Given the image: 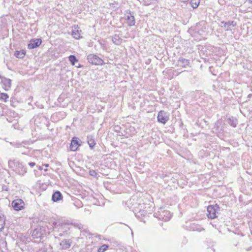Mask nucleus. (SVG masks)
Instances as JSON below:
<instances>
[{"label": "nucleus", "instance_id": "a878e982", "mask_svg": "<svg viewBox=\"0 0 252 252\" xmlns=\"http://www.w3.org/2000/svg\"><path fill=\"white\" fill-rule=\"evenodd\" d=\"M75 226L76 227H78L79 229H81L82 227H81L78 224H77V225H75Z\"/></svg>", "mask_w": 252, "mask_h": 252}, {"label": "nucleus", "instance_id": "c85d7f7f", "mask_svg": "<svg viewBox=\"0 0 252 252\" xmlns=\"http://www.w3.org/2000/svg\"><path fill=\"white\" fill-rule=\"evenodd\" d=\"M39 169L40 170H41V169H42V168H41L40 167H39Z\"/></svg>", "mask_w": 252, "mask_h": 252}, {"label": "nucleus", "instance_id": "f257e3e1", "mask_svg": "<svg viewBox=\"0 0 252 252\" xmlns=\"http://www.w3.org/2000/svg\"><path fill=\"white\" fill-rule=\"evenodd\" d=\"M8 165L10 167L13 168L19 175H23L27 172L26 168L19 161L10 160L8 161Z\"/></svg>", "mask_w": 252, "mask_h": 252}, {"label": "nucleus", "instance_id": "a211bd4d", "mask_svg": "<svg viewBox=\"0 0 252 252\" xmlns=\"http://www.w3.org/2000/svg\"><path fill=\"white\" fill-rule=\"evenodd\" d=\"M200 3V0H191L190 4L193 8H196L198 6Z\"/></svg>", "mask_w": 252, "mask_h": 252}, {"label": "nucleus", "instance_id": "f03ea898", "mask_svg": "<svg viewBox=\"0 0 252 252\" xmlns=\"http://www.w3.org/2000/svg\"><path fill=\"white\" fill-rule=\"evenodd\" d=\"M88 62L93 64L95 65H102L103 63V61L98 56L90 54L88 56L87 58Z\"/></svg>", "mask_w": 252, "mask_h": 252}, {"label": "nucleus", "instance_id": "dca6fc26", "mask_svg": "<svg viewBox=\"0 0 252 252\" xmlns=\"http://www.w3.org/2000/svg\"><path fill=\"white\" fill-rule=\"evenodd\" d=\"M228 123L230 126H233L234 127L236 126V125H237L236 120L235 119H234L233 117L231 118H229L228 119Z\"/></svg>", "mask_w": 252, "mask_h": 252}, {"label": "nucleus", "instance_id": "412c9836", "mask_svg": "<svg viewBox=\"0 0 252 252\" xmlns=\"http://www.w3.org/2000/svg\"><path fill=\"white\" fill-rule=\"evenodd\" d=\"M69 60L71 63L72 65H74L75 62H77V60L76 59V58L73 55H70L69 57Z\"/></svg>", "mask_w": 252, "mask_h": 252}, {"label": "nucleus", "instance_id": "6e6552de", "mask_svg": "<svg viewBox=\"0 0 252 252\" xmlns=\"http://www.w3.org/2000/svg\"><path fill=\"white\" fill-rule=\"evenodd\" d=\"M71 245V241L70 240L64 239L60 244V249L61 250H66L69 249Z\"/></svg>", "mask_w": 252, "mask_h": 252}, {"label": "nucleus", "instance_id": "aec40b11", "mask_svg": "<svg viewBox=\"0 0 252 252\" xmlns=\"http://www.w3.org/2000/svg\"><path fill=\"white\" fill-rule=\"evenodd\" d=\"M5 223V218L3 214L0 212V226L2 227Z\"/></svg>", "mask_w": 252, "mask_h": 252}, {"label": "nucleus", "instance_id": "6ab92c4d", "mask_svg": "<svg viewBox=\"0 0 252 252\" xmlns=\"http://www.w3.org/2000/svg\"><path fill=\"white\" fill-rule=\"evenodd\" d=\"M15 55L17 58H23L25 55V52L24 51H16Z\"/></svg>", "mask_w": 252, "mask_h": 252}, {"label": "nucleus", "instance_id": "2eb2a0df", "mask_svg": "<svg viewBox=\"0 0 252 252\" xmlns=\"http://www.w3.org/2000/svg\"><path fill=\"white\" fill-rule=\"evenodd\" d=\"M112 41L114 44L116 45H119L121 44V40L119 37V36L115 35L112 38Z\"/></svg>", "mask_w": 252, "mask_h": 252}, {"label": "nucleus", "instance_id": "f3484780", "mask_svg": "<svg viewBox=\"0 0 252 252\" xmlns=\"http://www.w3.org/2000/svg\"><path fill=\"white\" fill-rule=\"evenodd\" d=\"M87 139H88V143L90 147L91 148V149H93V148L95 144L94 140L92 138V137L88 136Z\"/></svg>", "mask_w": 252, "mask_h": 252}, {"label": "nucleus", "instance_id": "393cba45", "mask_svg": "<svg viewBox=\"0 0 252 252\" xmlns=\"http://www.w3.org/2000/svg\"><path fill=\"white\" fill-rule=\"evenodd\" d=\"M35 163L33 162H31L29 163V165L32 167H33L35 165Z\"/></svg>", "mask_w": 252, "mask_h": 252}, {"label": "nucleus", "instance_id": "9b49d317", "mask_svg": "<svg viewBox=\"0 0 252 252\" xmlns=\"http://www.w3.org/2000/svg\"><path fill=\"white\" fill-rule=\"evenodd\" d=\"M79 145L77 138H73L71 142L70 149L72 151H75L77 150Z\"/></svg>", "mask_w": 252, "mask_h": 252}, {"label": "nucleus", "instance_id": "4be33fe9", "mask_svg": "<svg viewBox=\"0 0 252 252\" xmlns=\"http://www.w3.org/2000/svg\"><path fill=\"white\" fill-rule=\"evenodd\" d=\"M0 98L1 100H3L4 101H6V99L8 98V95H7V94L1 93L0 94Z\"/></svg>", "mask_w": 252, "mask_h": 252}, {"label": "nucleus", "instance_id": "423d86ee", "mask_svg": "<svg viewBox=\"0 0 252 252\" xmlns=\"http://www.w3.org/2000/svg\"><path fill=\"white\" fill-rule=\"evenodd\" d=\"M41 44V40L40 39H32L28 44V47L30 49H34L38 47Z\"/></svg>", "mask_w": 252, "mask_h": 252}, {"label": "nucleus", "instance_id": "9d476101", "mask_svg": "<svg viewBox=\"0 0 252 252\" xmlns=\"http://www.w3.org/2000/svg\"><path fill=\"white\" fill-rule=\"evenodd\" d=\"M1 82L3 84L4 90H9L11 86V80L10 79L3 78L1 79Z\"/></svg>", "mask_w": 252, "mask_h": 252}, {"label": "nucleus", "instance_id": "ddd939ff", "mask_svg": "<svg viewBox=\"0 0 252 252\" xmlns=\"http://www.w3.org/2000/svg\"><path fill=\"white\" fill-rule=\"evenodd\" d=\"M62 195L59 191L55 192L52 195V199L54 202H57L62 199Z\"/></svg>", "mask_w": 252, "mask_h": 252}, {"label": "nucleus", "instance_id": "cd10ccee", "mask_svg": "<svg viewBox=\"0 0 252 252\" xmlns=\"http://www.w3.org/2000/svg\"><path fill=\"white\" fill-rule=\"evenodd\" d=\"M250 3H252V0H247Z\"/></svg>", "mask_w": 252, "mask_h": 252}, {"label": "nucleus", "instance_id": "f8f14e48", "mask_svg": "<svg viewBox=\"0 0 252 252\" xmlns=\"http://www.w3.org/2000/svg\"><path fill=\"white\" fill-rule=\"evenodd\" d=\"M221 24L223 25V26H221L222 27H223L226 29V30H230V27L232 26L234 27L236 26V23L234 21H229L227 22H224V21L221 22Z\"/></svg>", "mask_w": 252, "mask_h": 252}, {"label": "nucleus", "instance_id": "20e7f679", "mask_svg": "<svg viewBox=\"0 0 252 252\" xmlns=\"http://www.w3.org/2000/svg\"><path fill=\"white\" fill-rule=\"evenodd\" d=\"M12 206L14 210L20 211L24 209L25 203L22 199H17L12 201Z\"/></svg>", "mask_w": 252, "mask_h": 252}, {"label": "nucleus", "instance_id": "5701e85b", "mask_svg": "<svg viewBox=\"0 0 252 252\" xmlns=\"http://www.w3.org/2000/svg\"><path fill=\"white\" fill-rule=\"evenodd\" d=\"M108 248V246L106 245H103L101 246L98 250V252H104Z\"/></svg>", "mask_w": 252, "mask_h": 252}, {"label": "nucleus", "instance_id": "39448f33", "mask_svg": "<svg viewBox=\"0 0 252 252\" xmlns=\"http://www.w3.org/2000/svg\"><path fill=\"white\" fill-rule=\"evenodd\" d=\"M157 118L159 122L164 124H165L169 120L167 114L163 111H160L159 112Z\"/></svg>", "mask_w": 252, "mask_h": 252}, {"label": "nucleus", "instance_id": "0eeeda50", "mask_svg": "<svg viewBox=\"0 0 252 252\" xmlns=\"http://www.w3.org/2000/svg\"><path fill=\"white\" fill-rule=\"evenodd\" d=\"M82 31L80 28L77 26L72 27V35L76 39H78L81 37V33Z\"/></svg>", "mask_w": 252, "mask_h": 252}, {"label": "nucleus", "instance_id": "bb28decb", "mask_svg": "<svg viewBox=\"0 0 252 252\" xmlns=\"http://www.w3.org/2000/svg\"><path fill=\"white\" fill-rule=\"evenodd\" d=\"M181 2H186L187 1H188L189 0H180Z\"/></svg>", "mask_w": 252, "mask_h": 252}, {"label": "nucleus", "instance_id": "1a4fd4ad", "mask_svg": "<svg viewBox=\"0 0 252 252\" xmlns=\"http://www.w3.org/2000/svg\"><path fill=\"white\" fill-rule=\"evenodd\" d=\"M126 20L127 24L129 26H132L135 24V18L133 15H132L130 13L126 15Z\"/></svg>", "mask_w": 252, "mask_h": 252}, {"label": "nucleus", "instance_id": "7ed1b4c3", "mask_svg": "<svg viewBox=\"0 0 252 252\" xmlns=\"http://www.w3.org/2000/svg\"><path fill=\"white\" fill-rule=\"evenodd\" d=\"M219 209L218 205H216L215 206H209L207 208L208 217L212 219L217 218L216 213L218 212V210Z\"/></svg>", "mask_w": 252, "mask_h": 252}, {"label": "nucleus", "instance_id": "b1692460", "mask_svg": "<svg viewBox=\"0 0 252 252\" xmlns=\"http://www.w3.org/2000/svg\"><path fill=\"white\" fill-rule=\"evenodd\" d=\"M89 174L91 176L93 177H95L97 175V173L95 170H90L89 171Z\"/></svg>", "mask_w": 252, "mask_h": 252}, {"label": "nucleus", "instance_id": "4468645a", "mask_svg": "<svg viewBox=\"0 0 252 252\" xmlns=\"http://www.w3.org/2000/svg\"><path fill=\"white\" fill-rule=\"evenodd\" d=\"M178 63L181 64V65L185 66L189 64V61L184 58H180L178 60Z\"/></svg>", "mask_w": 252, "mask_h": 252}]
</instances>
